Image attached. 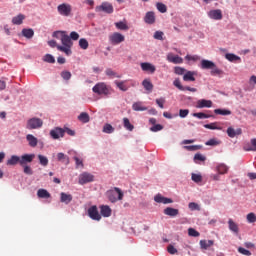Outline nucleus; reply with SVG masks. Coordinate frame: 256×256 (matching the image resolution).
Wrapping results in <instances>:
<instances>
[{
	"instance_id": "obj_1",
	"label": "nucleus",
	"mask_w": 256,
	"mask_h": 256,
	"mask_svg": "<svg viewBox=\"0 0 256 256\" xmlns=\"http://www.w3.org/2000/svg\"><path fill=\"white\" fill-rule=\"evenodd\" d=\"M93 93L96 95H104V97H109L113 94V88L107 85L105 82H99L92 88Z\"/></svg>"
},
{
	"instance_id": "obj_2",
	"label": "nucleus",
	"mask_w": 256,
	"mask_h": 256,
	"mask_svg": "<svg viewBox=\"0 0 256 256\" xmlns=\"http://www.w3.org/2000/svg\"><path fill=\"white\" fill-rule=\"evenodd\" d=\"M63 46H57L58 51L65 53V55H71V48L73 47V41H71V37L65 34L64 38L61 41Z\"/></svg>"
},
{
	"instance_id": "obj_3",
	"label": "nucleus",
	"mask_w": 256,
	"mask_h": 256,
	"mask_svg": "<svg viewBox=\"0 0 256 256\" xmlns=\"http://www.w3.org/2000/svg\"><path fill=\"white\" fill-rule=\"evenodd\" d=\"M108 199L111 203H117L123 199V191L118 187H115L114 190L108 192Z\"/></svg>"
},
{
	"instance_id": "obj_4",
	"label": "nucleus",
	"mask_w": 256,
	"mask_h": 256,
	"mask_svg": "<svg viewBox=\"0 0 256 256\" xmlns=\"http://www.w3.org/2000/svg\"><path fill=\"white\" fill-rule=\"evenodd\" d=\"M43 127V120L41 118H30L26 123V129L33 130V129H41Z\"/></svg>"
},
{
	"instance_id": "obj_5",
	"label": "nucleus",
	"mask_w": 256,
	"mask_h": 256,
	"mask_svg": "<svg viewBox=\"0 0 256 256\" xmlns=\"http://www.w3.org/2000/svg\"><path fill=\"white\" fill-rule=\"evenodd\" d=\"M57 11L59 15H62V17H69V15H71V11H73V8L71 7V4L63 3L58 5Z\"/></svg>"
},
{
	"instance_id": "obj_6",
	"label": "nucleus",
	"mask_w": 256,
	"mask_h": 256,
	"mask_svg": "<svg viewBox=\"0 0 256 256\" xmlns=\"http://www.w3.org/2000/svg\"><path fill=\"white\" fill-rule=\"evenodd\" d=\"M123 41H125V36L119 32H114L109 36L111 45H120Z\"/></svg>"
},
{
	"instance_id": "obj_7",
	"label": "nucleus",
	"mask_w": 256,
	"mask_h": 256,
	"mask_svg": "<svg viewBox=\"0 0 256 256\" xmlns=\"http://www.w3.org/2000/svg\"><path fill=\"white\" fill-rule=\"evenodd\" d=\"M94 179H95V176H93V174H91L89 172H83L79 176V184L80 185H85L87 183L93 182Z\"/></svg>"
},
{
	"instance_id": "obj_8",
	"label": "nucleus",
	"mask_w": 256,
	"mask_h": 256,
	"mask_svg": "<svg viewBox=\"0 0 256 256\" xmlns=\"http://www.w3.org/2000/svg\"><path fill=\"white\" fill-rule=\"evenodd\" d=\"M88 216L93 221H101V214H99L97 206H91L90 208H88Z\"/></svg>"
},
{
	"instance_id": "obj_9",
	"label": "nucleus",
	"mask_w": 256,
	"mask_h": 256,
	"mask_svg": "<svg viewBox=\"0 0 256 256\" xmlns=\"http://www.w3.org/2000/svg\"><path fill=\"white\" fill-rule=\"evenodd\" d=\"M96 11L97 12L103 11L104 13H108L109 15H111V13H113L114 9H113V5L111 3L103 2L100 6L96 7Z\"/></svg>"
},
{
	"instance_id": "obj_10",
	"label": "nucleus",
	"mask_w": 256,
	"mask_h": 256,
	"mask_svg": "<svg viewBox=\"0 0 256 256\" xmlns=\"http://www.w3.org/2000/svg\"><path fill=\"white\" fill-rule=\"evenodd\" d=\"M173 85H174V87H176L177 89H179V91H190L191 93H197V88H191V87H189V86L184 87V86L181 84V80H179V78H176V79L173 81Z\"/></svg>"
},
{
	"instance_id": "obj_11",
	"label": "nucleus",
	"mask_w": 256,
	"mask_h": 256,
	"mask_svg": "<svg viewBox=\"0 0 256 256\" xmlns=\"http://www.w3.org/2000/svg\"><path fill=\"white\" fill-rule=\"evenodd\" d=\"M208 17L214 21H221V19H223V12L221 9L210 10L208 12Z\"/></svg>"
},
{
	"instance_id": "obj_12",
	"label": "nucleus",
	"mask_w": 256,
	"mask_h": 256,
	"mask_svg": "<svg viewBox=\"0 0 256 256\" xmlns=\"http://www.w3.org/2000/svg\"><path fill=\"white\" fill-rule=\"evenodd\" d=\"M196 107L197 109H211V107H213V101L200 99L197 101Z\"/></svg>"
},
{
	"instance_id": "obj_13",
	"label": "nucleus",
	"mask_w": 256,
	"mask_h": 256,
	"mask_svg": "<svg viewBox=\"0 0 256 256\" xmlns=\"http://www.w3.org/2000/svg\"><path fill=\"white\" fill-rule=\"evenodd\" d=\"M35 159V154H24L20 157V165L21 167H25L27 163H33Z\"/></svg>"
},
{
	"instance_id": "obj_14",
	"label": "nucleus",
	"mask_w": 256,
	"mask_h": 256,
	"mask_svg": "<svg viewBox=\"0 0 256 256\" xmlns=\"http://www.w3.org/2000/svg\"><path fill=\"white\" fill-rule=\"evenodd\" d=\"M50 136L52 139H59V137L65 136V130L63 128L56 127L50 131Z\"/></svg>"
},
{
	"instance_id": "obj_15",
	"label": "nucleus",
	"mask_w": 256,
	"mask_h": 256,
	"mask_svg": "<svg viewBox=\"0 0 256 256\" xmlns=\"http://www.w3.org/2000/svg\"><path fill=\"white\" fill-rule=\"evenodd\" d=\"M140 67L142 71H145L146 73H155L157 68H155V65L149 63V62H142L140 64Z\"/></svg>"
},
{
	"instance_id": "obj_16",
	"label": "nucleus",
	"mask_w": 256,
	"mask_h": 256,
	"mask_svg": "<svg viewBox=\"0 0 256 256\" xmlns=\"http://www.w3.org/2000/svg\"><path fill=\"white\" fill-rule=\"evenodd\" d=\"M226 133L228 137H230L231 139H234V137L242 135L243 130L241 128H238L235 130L233 127H228Z\"/></svg>"
},
{
	"instance_id": "obj_17",
	"label": "nucleus",
	"mask_w": 256,
	"mask_h": 256,
	"mask_svg": "<svg viewBox=\"0 0 256 256\" xmlns=\"http://www.w3.org/2000/svg\"><path fill=\"white\" fill-rule=\"evenodd\" d=\"M154 201L156 203H163V205H169V203H173V200L171 198L164 197L161 194H158L154 197Z\"/></svg>"
},
{
	"instance_id": "obj_18",
	"label": "nucleus",
	"mask_w": 256,
	"mask_h": 256,
	"mask_svg": "<svg viewBox=\"0 0 256 256\" xmlns=\"http://www.w3.org/2000/svg\"><path fill=\"white\" fill-rule=\"evenodd\" d=\"M167 60L170 63H174V65H179V64L183 63V58H181L179 55L168 54Z\"/></svg>"
},
{
	"instance_id": "obj_19",
	"label": "nucleus",
	"mask_w": 256,
	"mask_h": 256,
	"mask_svg": "<svg viewBox=\"0 0 256 256\" xmlns=\"http://www.w3.org/2000/svg\"><path fill=\"white\" fill-rule=\"evenodd\" d=\"M144 22L147 23V25H153L155 23V12H147L144 17Z\"/></svg>"
},
{
	"instance_id": "obj_20",
	"label": "nucleus",
	"mask_w": 256,
	"mask_h": 256,
	"mask_svg": "<svg viewBox=\"0 0 256 256\" xmlns=\"http://www.w3.org/2000/svg\"><path fill=\"white\" fill-rule=\"evenodd\" d=\"M60 201H61V203H65L66 205H69V203H71L73 201V196L71 194L62 192L60 194Z\"/></svg>"
},
{
	"instance_id": "obj_21",
	"label": "nucleus",
	"mask_w": 256,
	"mask_h": 256,
	"mask_svg": "<svg viewBox=\"0 0 256 256\" xmlns=\"http://www.w3.org/2000/svg\"><path fill=\"white\" fill-rule=\"evenodd\" d=\"M164 215H168V217H177V215H179V209L167 207L164 209Z\"/></svg>"
},
{
	"instance_id": "obj_22",
	"label": "nucleus",
	"mask_w": 256,
	"mask_h": 256,
	"mask_svg": "<svg viewBox=\"0 0 256 256\" xmlns=\"http://www.w3.org/2000/svg\"><path fill=\"white\" fill-rule=\"evenodd\" d=\"M57 160L60 163H63V165H69V163H70L69 156L65 155L63 152H59L57 154Z\"/></svg>"
},
{
	"instance_id": "obj_23",
	"label": "nucleus",
	"mask_w": 256,
	"mask_h": 256,
	"mask_svg": "<svg viewBox=\"0 0 256 256\" xmlns=\"http://www.w3.org/2000/svg\"><path fill=\"white\" fill-rule=\"evenodd\" d=\"M37 196L39 197V199H49V198H51V193H49V191L41 188L37 191Z\"/></svg>"
},
{
	"instance_id": "obj_24",
	"label": "nucleus",
	"mask_w": 256,
	"mask_h": 256,
	"mask_svg": "<svg viewBox=\"0 0 256 256\" xmlns=\"http://www.w3.org/2000/svg\"><path fill=\"white\" fill-rule=\"evenodd\" d=\"M26 140L28 141L30 147H37V143H39V141L35 136H33V134H28L26 136Z\"/></svg>"
},
{
	"instance_id": "obj_25",
	"label": "nucleus",
	"mask_w": 256,
	"mask_h": 256,
	"mask_svg": "<svg viewBox=\"0 0 256 256\" xmlns=\"http://www.w3.org/2000/svg\"><path fill=\"white\" fill-rule=\"evenodd\" d=\"M215 67V63L211 60H202L201 61V69H212Z\"/></svg>"
},
{
	"instance_id": "obj_26",
	"label": "nucleus",
	"mask_w": 256,
	"mask_h": 256,
	"mask_svg": "<svg viewBox=\"0 0 256 256\" xmlns=\"http://www.w3.org/2000/svg\"><path fill=\"white\" fill-rule=\"evenodd\" d=\"M115 85L120 89V91H129V85L127 81H115Z\"/></svg>"
},
{
	"instance_id": "obj_27",
	"label": "nucleus",
	"mask_w": 256,
	"mask_h": 256,
	"mask_svg": "<svg viewBox=\"0 0 256 256\" xmlns=\"http://www.w3.org/2000/svg\"><path fill=\"white\" fill-rule=\"evenodd\" d=\"M228 225H229V229L230 231H232V233H239V225H237V223H235L233 221V219H229L228 220Z\"/></svg>"
},
{
	"instance_id": "obj_28",
	"label": "nucleus",
	"mask_w": 256,
	"mask_h": 256,
	"mask_svg": "<svg viewBox=\"0 0 256 256\" xmlns=\"http://www.w3.org/2000/svg\"><path fill=\"white\" fill-rule=\"evenodd\" d=\"M22 35L23 37H26V39H33V35H35V31H33V29L31 28H24L22 30Z\"/></svg>"
},
{
	"instance_id": "obj_29",
	"label": "nucleus",
	"mask_w": 256,
	"mask_h": 256,
	"mask_svg": "<svg viewBox=\"0 0 256 256\" xmlns=\"http://www.w3.org/2000/svg\"><path fill=\"white\" fill-rule=\"evenodd\" d=\"M100 213L102 217H111V208L109 206H101Z\"/></svg>"
},
{
	"instance_id": "obj_30",
	"label": "nucleus",
	"mask_w": 256,
	"mask_h": 256,
	"mask_svg": "<svg viewBox=\"0 0 256 256\" xmlns=\"http://www.w3.org/2000/svg\"><path fill=\"white\" fill-rule=\"evenodd\" d=\"M17 163L21 165V157L17 155L11 156V158L7 161V165H17Z\"/></svg>"
},
{
	"instance_id": "obj_31",
	"label": "nucleus",
	"mask_w": 256,
	"mask_h": 256,
	"mask_svg": "<svg viewBox=\"0 0 256 256\" xmlns=\"http://www.w3.org/2000/svg\"><path fill=\"white\" fill-rule=\"evenodd\" d=\"M133 111H147V107L143 106V102H136L132 105Z\"/></svg>"
},
{
	"instance_id": "obj_32",
	"label": "nucleus",
	"mask_w": 256,
	"mask_h": 256,
	"mask_svg": "<svg viewBox=\"0 0 256 256\" xmlns=\"http://www.w3.org/2000/svg\"><path fill=\"white\" fill-rule=\"evenodd\" d=\"M115 27L120 31H129V26L123 21L115 22Z\"/></svg>"
},
{
	"instance_id": "obj_33",
	"label": "nucleus",
	"mask_w": 256,
	"mask_h": 256,
	"mask_svg": "<svg viewBox=\"0 0 256 256\" xmlns=\"http://www.w3.org/2000/svg\"><path fill=\"white\" fill-rule=\"evenodd\" d=\"M183 81H195V72L187 71L183 76Z\"/></svg>"
},
{
	"instance_id": "obj_34",
	"label": "nucleus",
	"mask_w": 256,
	"mask_h": 256,
	"mask_svg": "<svg viewBox=\"0 0 256 256\" xmlns=\"http://www.w3.org/2000/svg\"><path fill=\"white\" fill-rule=\"evenodd\" d=\"M78 120L81 123H89V121H90L89 114L87 112L80 113V115L78 116Z\"/></svg>"
},
{
	"instance_id": "obj_35",
	"label": "nucleus",
	"mask_w": 256,
	"mask_h": 256,
	"mask_svg": "<svg viewBox=\"0 0 256 256\" xmlns=\"http://www.w3.org/2000/svg\"><path fill=\"white\" fill-rule=\"evenodd\" d=\"M25 19V15L19 14L18 16H15L12 19L13 25H21L23 23V20Z\"/></svg>"
},
{
	"instance_id": "obj_36",
	"label": "nucleus",
	"mask_w": 256,
	"mask_h": 256,
	"mask_svg": "<svg viewBox=\"0 0 256 256\" xmlns=\"http://www.w3.org/2000/svg\"><path fill=\"white\" fill-rule=\"evenodd\" d=\"M229 171V167H227V165L225 164H219L217 166V172L219 173V175H225V173H227Z\"/></svg>"
},
{
	"instance_id": "obj_37",
	"label": "nucleus",
	"mask_w": 256,
	"mask_h": 256,
	"mask_svg": "<svg viewBox=\"0 0 256 256\" xmlns=\"http://www.w3.org/2000/svg\"><path fill=\"white\" fill-rule=\"evenodd\" d=\"M123 125L125 129H127V131H133V129H135V126L131 124V122L129 121V118H123Z\"/></svg>"
},
{
	"instance_id": "obj_38",
	"label": "nucleus",
	"mask_w": 256,
	"mask_h": 256,
	"mask_svg": "<svg viewBox=\"0 0 256 256\" xmlns=\"http://www.w3.org/2000/svg\"><path fill=\"white\" fill-rule=\"evenodd\" d=\"M225 59H227L230 62L241 61V57H239V56H237L235 54H232V53L225 54Z\"/></svg>"
},
{
	"instance_id": "obj_39",
	"label": "nucleus",
	"mask_w": 256,
	"mask_h": 256,
	"mask_svg": "<svg viewBox=\"0 0 256 256\" xmlns=\"http://www.w3.org/2000/svg\"><path fill=\"white\" fill-rule=\"evenodd\" d=\"M213 245V240H201L200 247L202 249H209Z\"/></svg>"
},
{
	"instance_id": "obj_40",
	"label": "nucleus",
	"mask_w": 256,
	"mask_h": 256,
	"mask_svg": "<svg viewBox=\"0 0 256 256\" xmlns=\"http://www.w3.org/2000/svg\"><path fill=\"white\" fill-rule=\"evenodd\" d=\"M103 133H107L108 135H110L111 133L115 132V128L111 125V124H105L103 126Z\"/></svg>"
},
{
	"instance_id": "obj_41",
	"label": "nucleus",
	"mask_w": 256,
	"mask_h": 256,
	"mask_svg": "<svg viewBox=\"0 0 256 256\" xmlns=\"http://www.w3.org/2000/svg\"><path fill=\"white\" fill-rule=\"evenodd\" d=\"M65 35H67L66 31H55L52 37H55V39H59L60 41H63V38Z\"/></svg>"
},
{
	"instance_id": "obj_42",
	"label": "nucleus",
	"mask_w": 256,
	"mask_h": 256,
	"mask_svg": "<svg viewBox=\"0 0 256 256\" xmlns=\"http://www.w3.org/2000/svg\"><path fill=\"white\" fill-rule=\"evenodd\" d=\"M38 159H39L40 165H42L43 167H47V165H49V159H47L46 156L39 154Z\"/></svg>"
},
{
	"instance_id": "obj_43",
	"label": "nucleus",
	"mask_w": 256,
	"mask_h": 256,
	"mask_svg": "<svg viewBox=\"0 0 256 256\" xmlns=\"http://www.w3.org/2000/svg\"><path fill=\"white\" fill-rule=\"evenodd\" d=\"M142 85L146 91H153V83H151V81L145 79L143 80Z\"/></svg>"
},
{
	"instance_id": "obj_44",
	"label": "nucleus",
	"mask_w": 256,
	"mask_h": 256,
	"mask_svg": "<svg viewBox=\"0 0 256 256\" xmlns=\"http://www.w3.org/2000/svg\"><path fill=\"white\" fill-rule=\"evenodd\" d=\"M215 115H223V116H227V115H231V110H227V109H215L214 110Z\"/></svg>"
},
{
	"instance_id": "obj_45",
	"label": "nucleus",
	"mask_w": 256,
	"mask_h": 256,
	"mask_svg": "<svg viewBox=\"0 0 256 256\" xmlns=\"http://www.w3.org/2000/svg\"><path fill=\"white\" fill-rule=\"evenodd\" d=\"M193 117H196L197 119H209L211 118V115L205 114L203 112L193 113Z\"/></svg>"
},
{
	"instance_id": "obj_46",
	"label": "nucleus",
	"mask_w": 256,
	"mask_h": 256,
	"mask_svg": "<svg viewBox=\"0 0 256 256\" xmlns=\"http://www.w3.org/2000/svg\"><path fill=\"white\" fill-rule=\"evenodd\" d=\"M205 145L207 146H210V147H216V145H221V141L215 139V138H212L210 140H208Z\"/></svg>"
},
{
	"instance_id": "obj_47",
	"label": "nucleus",
	"mask_w": 256,
	"mask_h": 256,
	"mask_svg": "<svg viewBox=\"0 0 256 256\" xmlns=\"http://www.w3.org/2000/svg\"><path fill=\"white\" fill-rule=\"evenodd\" d=\"M204 127H205V129L221 131V127L217 126V122H213V123H210V124H205Z\"/></svg>"
},
{
	"instance_id": "obj_48",
	"label": "nucleus",
	"mask_w": 256,
	"mask_h": 256,
	"mask_svg": "<svg viewBox=\"0 0 256 256\" xmlns=\"http://www.w3.org/2000/svg\"><path fill=\"white\" fill-rule=\"evenodd\" d=\"M79 47L81 48V49H89V42L87 41V39H85V38H82V39H80L79 40Z\"/></svg>"
},
{
	"instance_id": "obj_49",
	"label": "nucleus",
	"mask_w": 256,
	"mask_h": 256,
	"mask_svg": "<svg viewBox=\"0 0 256 256\" xmlns=\"http://www.w3.org/2000/svg\"><path fill=\"white\" fill-rule=\"evenodd\" d=\"M211 75L215 76V75H223V70L219 69L217 67V65L214 64V67L211 68Z\"/></svg>"
},
{
	"instance_id": "obj_50",
	"label": "nucleus",
	"mask_w": 256,
	"mask_h": 256,
	"mask_svg": "<svg viewBox=\"0 0 256 256\" xmlns=\"http://www.w3.org/2000/svg\"><path fill=\"white\" fill-rule=\"evenodd\" d=\"M156 8L158 9V11L160 13H167V6L165 4H163V3H161V2H158L156 4Z\"/></svg>"
},
{
	"instance_id": "obj_51",
	"label": "nucleus",
	"mask_w": 256,
	"mask_h": 256,
	"mask_svg": "<svg viewBox=\"0 0 256 256\" xmlns=\"http://www.w3.org/2000/svg\"><path fill=\"white\" fill-rule=\"evenodd\" d=\"M191 179L194 183H201V181H203V176H201V174L192 173Z\"/></svg>"
},
{
	"instance_id": "obj_52",
	"label": "nucleus",
	"mask_w": 256,
	"mask_h": 256,
	"mask_svg": "<svg viewBox=\"0 0 256 256\" xmlns=\"http://www.w3.org/2000/svg\"><path fill=\"white\" fill-rule=\"evenodd\" d=\"M194 161H195V163H198L197 161H207V157H205L201 153H197L194 155Z\"/></svg>"
},
{
	"instance_id": "obj_53",
	"label": "nucleus",
	"mask_w": 256,
	"mask_h": 256,
	"mask_svg": "<svg viewBox=\"0 0 256 256\" xmlns=\"http://www.w3.org/2000/svg\"><path fill=\"white\" fill-rule=\"evenodd\" d=\"M188 235L189 237H199V235L201 234L199 233V231L195 230V228H189Z\"/></svg>"
},
{
	"instance_id": "obj_54",
	"label": "nucleus",
	"mask_w": 256,
	"mask_h": 256,
	"mask_svg": "<svg viewBox=\"0 0 256 256\" xmlns=\"http://www.w3.org/2000/svg\"><path fill=\"white\" fill-rule=\"evenodd\" d=\"M43 61L46 63H55V57H53L51 54H46L43 58Z\"/></svg>"
},
{
	"instance_id": "obj_55",
	"label": "nucleus",
	"mask_w": 256,
	"mask_h": 256,
	"mask_svg": "<svg viewBox=\"0 0 256 256\" xmlns=\"http://www.w3.org/2000/svg\"><path fill=\"white\" fill-rule=\"evenodd\" d=\"M188 207L191 211H200V207H199V204L195 203V202H190L188 204Z\"/></svg>"
},
{
	"instance_id": "obj_56",
	"label": "nucleus",
	"mask_w": 256,
	"mask_h": 256,
	"mask_svg": "<svg viewBox=\"0 0 256 256\" xmlns=\"http://www.w3.org/2000/svg\"><path fill=\"white\" fill-rule=\"evenodd\" d=\"M248 223H256V216L255 213L251 212L246 217Z\"/></svg>"
},
{
	"instance_id": "obj_57",
	"label": "nucleus",
	"mask_w": 256,
	"mask_h": 256,
	"mask_svg": "<svg viewBox=\"0 0 256 256\" xmlns=\"http://www.w3.org/2000/svg\"><path fill=\"white\" fill-rule=\"evenodd\" d=\"M61 77L65 81H69V79H71V72H69V71H62L61 72Z\"/></svg>"
},
{
	"instance_id": "obj_58",
	"label": "nucleus",
	"mask_w": 256,
	"mask_h": 256,
	"mask_svg": "<svg viewBox=\"0 0 256 256\" xmlns=\"http://www.w3.org/2000/svg\"><path fill=\"white\" fill-rule=\"evenodd\" d=\"M187 115H189V109H180L179 110V117H181V119H185V117H187Z\"/></svg>"
},
{
	"instance_id": "obj_59",
	"label": "nucleus",
	"mask_w": 256,
	"mask_h": 256,
	"mask_svg": "<svg viewBox=\"0 0 256 256\" xmlns=\"http://www.w3.org/2000/svg\"><path fill=\"white\" fill-rule=\"evenodd\" d=\"M252 147L244 148L245 151H256V138L251 139Z\"/></svg>"
},
{
	"instance_id": "obj_60",
	"label": "nucleus",
	"mask_w": 256,
	"mask_h": 256,
	"mask_svg": "<svg viewBox=\"0 0 256 256\" xmlns=\"http://www.w3.org/2000/svg\"><path fill=\"white\" fill-rule=\"evenodd\" d=\"M238 253H241V255L251 256V251H249L243 247L238 248Z\"/></svg>"
},
{
	"instance_id": "obj_61",
	"label": "nucleus",
	"mask_w": 256,
	"mask_h": 256,
	"mask_svg": "<svg viewBox=\"0 0 256 256\" xmlns=\"http://www.w3.org/2000/svg\"><path fill=\"white\" fill-rule=\"evenodd\" d=\"M184 149L187 151H199L201 149V146L192 145V146H184Z\"/></svg>"
},
{
	"instance_id": "obj_62",
	"label": "nucleus",
	"mask_w": 256,
	"mask_h": 256,
	"mask_svg": "<svg viewBox=\"0 0 256 256\" xmlns=\"http://www.w3.org/2000/svg\"><path fill=\"white\" fill-rule=\"evenodd\" d=\"M105 73L108 77H119L111 68L106 69Z\"/></svg>"
},
{
	"instance_id": "obj_63",
	"label": "nucleus",
	"mask_w": 256,
	"mask_h": 256,
	"mask_svg": "<svg viewBox=\"0 0 256 256\" xmlns=\"http://www.w3.org/2000/svg\"><path fill=\"white\" fill-rule=\"evenodd\" d=\"M24 173L25 175H32L33 174V169L30 168V166H27V164H24Z\"/></svg>"
},
{
	"instance_id": "obj_64",
	"label": "nucleus",
	"mask_w": 256,
	"mask_h": 256,
	"mask_svg": "<svg viewBox=\"0 0 256 256\" xmlns=\"http://www.w3.org/2000/svg\"><path fill=\"white\" fill-rule=\"evenodd\" d=\"M186 61H199V56L198 55H186L185 56Z\"/></svg>"
}]
</instances>
